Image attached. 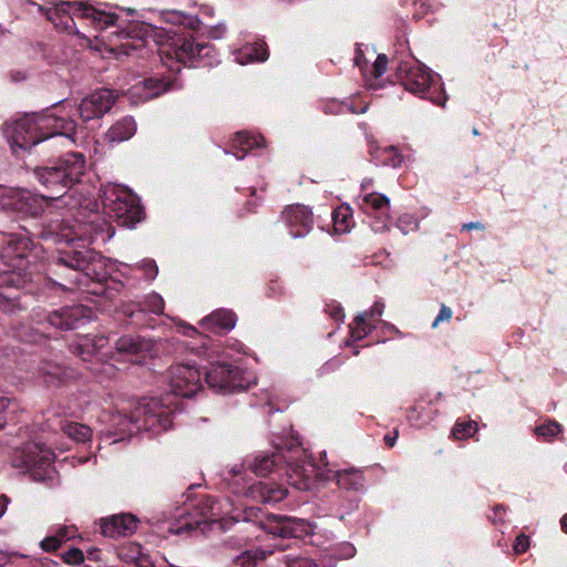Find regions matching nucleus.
Wrapping results in <instances>:
<instances>
[{
	"mask_svg": "<svg viewBox=\"0 0 567 567\" xmlns=\"http://www.w3.org/2000/svg\"><path fill=\"white\" fill-rule=\"evenodd\" d=\"M56 28L72 32L74 17L90 19L96 29L115 27L112 35L121 42L113 51L128 55L131 50H140L148 39L159 47V55L168 69L174 70L173 63L195 68H212L219 62V55L214 45L198 42L192 35L179 34L172 29L156 27L137 19L134 9L112 7L107 3L99 7L87 1H60L45 13Z\"/></svg>",
	"mask_w": 567,
	"mask_h": 567,
	"instance_id": "obj_1",
	"label": "nucleus"
},
{
	"mask_svg": "<svg viewBox=\"0 0 567 567\" xmlns=\"http://www.w3.org/2000/svg\"><path fill=\"white\" fill-rule=\"evenodd\" d=\"M76 123L69 115H59L47 109L43 112L27 113L8 123L4 135L13 152L30 151L35 145L63 136L71 138L75 134Z\"/></svg>",
	"mask_w": 567,
	"mask_h": 567,
	"instance_id": "obj_2",
	"label": "nucleus"
},
{
	"mask_svg": "<svg viewBox=\"0 0 567 567\" xmlns=\"http://www.w3.org/2000/svg\"><path fill=\"white\" fill-rule=\"evenodd\" d=\"M169 395L165 399H150L140 403L130 416L116 413L110 416L111 425L104 431L105 437H114L112 443L123 441L126 436L141 431L158 434L168 430L173 424L174 409Z\"/></svg>",
	"mask_w": 567,
	"mask_h": 567,
	"instance_id": "obj_3",
	"label": "nucleus"
},
{
	"mask_svg": "<svg viewBox=\"0 0 567 567\" xmlns=\"http://www.w3.org/2000/svg\"><path fill=\"white\" fill-rule=\"evenodd\" d=\"M55 274L65 282L59 284L63 289H81L92 293L91 282H101L106 278L105 261L102 255L93 249L64 251L54 262Z\"/></svg>",
	"mask_w": 567,
	"mask_h": 567,
	"instance_id": "obj_4",
	"label": "nucleus"
},
{
	"mask_svg": "<svg viewBox=\"0 0 567 567\" xmlns=\"http://www.w3.org/2000/svg\"><path fill=\"white\" fill-rule=\"evenodd\" d=\"M86 171L85 156L82 153L71 152L60 157L53 165L37 167L34 176L50 193L37 195L43 200H55L62 197L68 189L79 183Z\"/></svg>",
	"mask_w": 567,
	"mask_h": 567,
	"instance_id": "obj_5",
	"label": "nucleus"
},
{
	"mask_svg": "<svg viewBox=\"0 0 567 567\" xmlns=\"http://www.w3.org/2000/svg\"><path fill=\"white\" fill-rule=\"evenodd\" d=\"M396 76L403 87L422 99L443 106L447 100L441 76L414 58L401 60L396 66Z\"/></svg>",
	"mask_w": 567,
	"mask_h": 567,
	"instance_id": "obj_6",
	"label": "nucleus"
},
{
	"mask_svg": "<svg viewBox=\"0 0 567 567\" xmlns=\"http://www.w3.org/2000/svg\"><path fill=\"white\" fill-rule=\"evenodd\" d=\"M33 243L24 234H10L0 249V259L9 268L0 272V288L23 289L31 280L27 269Z\"/></svg>",
	"mask_w": 567,
	"mask_h": 567,
	"instance_id": "obj_7",
	"label": "nucleus"
},
{
	"mask_svg": "<svg viewBox=\"0 0 567 567\" xmlns=\"http://www.w3.org/2000/svg\"><path fill=\"white\" fill-rule=\"evenodd\" d=\"M100 192L105 213L120 226L132 228L143 219L140 199L127 187L107 184Z\"/></svg>",
	"mask_w": 567,
	"mask_h": 567,
	"instance_id": "obj_8",
	"label": "nucleus"
},
{
	"mask_svg": "<svg viewBox=\"0 0 567 567\" xmlns=\"http://www.w3.org/2000/svg\"><path fill=\"white\" fill-rule=\"evenodd\" d=\"M205 381L216 392L231 393L249 388L251 383H255V377L238 367L228 363H215L206 370Z\"/></svg>",
	"mask_w": 567,
	"mask_h": 567,
	"instance_id": "obj_9",
	"label": "nucleus"
},
{
	"mask_svg": "<svg viewBox=\"0 0 567 567\" xmlns=\"http://www.w3.org/2000/svg\"><path fill=\"white\" fill-rule=\"evenodd\" d=\"M113 235L114 229L110 224L99 213L91 212L84 220L76 219L75 224L59 237L65 243L79 240L92 244L99 239L109 240Z\"/></svg>",
	"mask_w": 567,
	"mask_h": 567,
	"instance_id": "obj_10",
	"label": "nucleus"
},
{
	"mask_svg": "<svg viewBox=\"0 0 567 567\" xmlns=\"http://www.w3.org/2000/svg\"><path fill=\"white\" fill-rule=\"evenodd\" d=\"M54 453L43 444H32L23 451V463L33 481L53 486L56 472L53 467Z\"/></svg>",
	"mask_w": 567,
	"mask_h": 567,
	"instance_id": "obj_11",
	"label": "nucleus"
},
{
	"mask_svg": "<svg viewBox=\"0 0 567 567\" xmlns=\"http://www.w3.org/2000/svg\"><path fill=\"white\" fill-rule=\"evenodd\" d=\"M0 210L38 216L42 212L41 199L30 190L0 185Z\"/></svg>",
	"mask_w": 567,
	"mask_h": 567,
	"instance_id": "obj_12",
	"label": "nucleus"
},
{
	"mask_svg": "<svg viewBox=\"0 0 567 567\" xmlns=\"http://www.w3.org/2000/svg\"><path fill=\"white\" fill-rule=\"evenodd\" d=\"M168 385L173 394L192 398L203 389L200 372L192 364H175L168 370Z\"/></svg>",
	"mask_w": 567,
	"mask_h": 567,
	"instance_id": "obj_13",
	"label": "nucleus"
},
{
	"mask_svg": "<svg viewBox=\"0 0 567 567\" xmlns=\"http://www.w3.org/2000/svg\"><path fill=\"white\" fill-rule=\"evenodd\" d=\"M260 527L277 537L301 538L311 530V524L305 519L269 514L259 520Z\"/></svg>",
	"mask_w": 567,
	"mask_h": 567,
	"instance_id": "obj_14",
	"label": "nucleus"
},
{
	"mask_svg": "<svg viewBox=\"0 0 567 567\" xmlns=\"http://www.w3.org/2000/svg\"><path fill=\"white\" fill-rule=\"evenodd\" d=\"M94 312L83 305L61 307L50 312L47 321L50 326L60 330H73L91 321Z\"/></svg>",
	"mask_w": 567,
	"mask_h": 567,
	"instance_id": "obj_15",
	"label": "nucleus"
},
{
	"mask_svg": "<svg viewBox=\"0 0 567 567\" xmlns=\"http://www.w3.org/2000/svg\"><path fill=\"white\" fill-rule=\"evenodd\" d=\"M117 95L110 89H100L85 96L78 106L80 117L84 122L102 117L115 103Z\"/></svg>",
	"mask_w": 567,
	"mask_h": 567,
	"instance_id": "obj_16",
	"label": "nucleus"
},
{
	"mask_svg": "<svg viewBox=\"0 0 567 567\" xmlns=\"http://www.w3.org/2000/svg\"><path fill=\"white\" fill-rule=\"evenodd\" d=\"M285 474L289 484L297 489H310L315 478L322 480L324 470L317 467L311 461L290 462L287 460Z\"/></svg>",
	"mask_w": 567,
	"mask_h": 567,
	"instance_id": "obj_17",
	"label": "nucleus"
},
{
	"mask_svg": "<svg viewBox=\"0 0 567 567\" xmlns=\"http://www.w3.org/2000/svg\"><path fill=\"white\" fill-rule=\"evenodd\" d=\"M200 518H193V515L188 512L179 514V519L168 527V532L176 535L194 532L203 524H206L209 519L217 516L216 501L212 496H206L202 502Z\"/></svg>",
	"mask_w": 567,
	"mask_h": 567,
	"instance_id": "obj_18",
	"label": "nucleus"
},
{
	"mask_svg": "<svg viewBox=\"0 0 567 567\" xmlns=\"http://www.w3.org/2000/svg\"><path fill=\"white\" fill-rule=\"evenodd\" d=\"M109 344L106 336H83L76 342L70 346L73 354L80 357L85 362H91L94 358L97 362H102L107 358L104 348Z\"/></svg>",
	"mask_w": 567,
	"mask_h": 567,
	"instance_id": "obj_19",
	"label": "nucleus"
},
{
	"mask_svg": "<svg viewBox=\"0 0 567 567\" xmlns=\"http://www.w3.org/2000/svg\"><path fill=\"white\" fill-rule=\"evenodd\" d=\"M281 218L289 228L293 238L305 237L312 228V213L303 205L288 206L281 214Z\"/></svg>",
	"mask_w": 567,
	"mask_h": 567,
	"instance_id": "obj_20",
	"label": "nucleus"
},
{
	"mask_svg": "<svg viewBox=\"0 0 567 567\" xmlns=\"http://www.w3.org/2000/svg\"><path fill=\"white\" fill-rule=\"evenodd\" d=\"M324 474L322 481H336L338 486L346 491L360 492L364 489L365 480L360 470L354 467H347L342 470H334L324 463Z\"/></svg>",
	"mask_w": 567,
	"mask_h": 567,
	"instance_id": "obj_21",
	"label": "nucleus"
},
{
	"mask_svg": "<svg viewBox=\"0 0 567 567\" xmlns=\"http://www.w3.org/2000/svg\"><path fill=\"white\" fill-rule=\"evenodd\" d=\"M164 310V300L156 293L152 292L143 298L142 301L132 302L122 307V312L127 318H131L135 324H141V317L146 312L161 315Z\"/></svg>",
	"mask_w": 567,
	"mask_h": 567,
	"instance_id": "obj_22",
	"label": "nucleus"
},
{
	"mask_svg": "<svg viewBox=\"0 0 567 567\" xmlns=\"http://www.w3.org/2000/svg\"><path fill=\"white\" fill-rule=\"evenodd\" d=\"M32 373L47 386H60L71 377L69 369L50 360L39 361Z\"/></svg>",
	"mask_w": 567,
	"mask_h": 567,
	"instance_id": "obj_23",
	"label": "nucleus"
},
{
	"mask_svg": "<svg viewBox=\"0 0 567 567\" xmlns=\"http://www.w3.org/2000/svg\"><path fill=\"white\" fill-rule=\"evenodd\" d=\"M137 527V520L132 514L113 515L101 522V533L111 538L131 535Z\"/></svg>",
	"mask_w": 567,
	"mask_h": 567,
	"instance_id": "obj_24",
	"label": "nucleus"
},
{
	"mask_svg": "<svg viewBox=\"0 0 567 567\" xmlns=\"http://www.w3.org/2000/svg\"><path fill=\"white\" fill-rule=\"evenodd\" d=\"M248 496L264 504H277L286 498L287 489L271 482H258L248 488Z\"/></svg>",
	"mask_w": 567,
	"mask_h": 567,
	"instance_id": "obj_25",
	"label": "nucleus"
},
{
	"mask_svg": "<svg viewBox=\"0 0 567 567\" xmlns=\"http://www.w3.org/2000/svg\"><path fill=\"white\" fill-rule=\"evenodd\" d=\"M360 209L367 215H375L379 218H388L390 212V199L380 193H365L358 197Z\"/></svg>",
	"mask_w": 567,
	"mask_h": 567,
	"instance_id": "obj_26",
	"label": "nucleus"
},
{
	"mask_svg": "<svg viewBox=\"0 0 567 567\" xmlns=\"http://www.w3.org/2000/svg\"><path fill=\"white\" fill-rule=\"evenodd\" d=\"M287 456L284 454L282 447L277 449L271 454H259L249 463V468L257 475H267L272 471L279 470Z\"/></svg>",
	"mask_w": 567,
	"mask_h": 567,
	"instance_id": "obj_27",
	"label": "nucleus"
},
{
	"mask_svg": "<svg viewBox=\"0 0 567 567\" xmlns=\"http://www.w3.org/2000/svg\"><path fill=\"white\" fill-rule=\"evenodd\" d=\"M168 89L169 84L167 82L161 79L150 78L132 86L130 95L132 99H137L143 102L157 97L159 94L168 91Z\"/></svg>",
	"mask_w": 567,
	"mask_h": 567,
	"instance_id": "obj_28",
	"label": "nucleus"
},
{
	"mask_svg": "<svg viewBox=\"0 0 567 567\" xmlns=\"http://www.w3.org/2000/svg\"><path fill=\"white\" fill-rule=\"evenodd\" d=\"M236 324V315L231 310L218 309L200 321L204 329L213 332L229 331Z\"/></svg>",
	"mask_w": 567,
	"mask_h": 567,
	"instance_id": "obj_29",
	"label": "nucleus"
},
{
	"mask_svg": "<svg viewBox=\"0 0 567 567\" xmlns=\"http://www.w3.org/2000/svg\"><path fill=\"white\" fill-rule=\"evenodd\" d=\"M235 61L241 65L252 62H264L268 59V51L264 41L247 43L234 52Z\"/></svg>",
	"mask_w": 567,
	"mask_h": 567,
	"instance_id": "obj_30",
	"label": "nucleus"
},
{
	"mask_svg": "<svg viewBox=\"0 0 567 567\" xmlns=\"http://www.w3.org/2000/svg\"><path fill=\"white\" fill-rule=\"evenodd\" d=\"M159 18L165 23L181 25L193 31L198 30L202 24L197 16L178 10H163L159 12Z\"/></svg>",
	"mask_w": 567,
	"mask_h": 567,
	"instance_id": "obj_31",
	"label": "nucleus"
},
{
	"mask_svg": "<svg viewBox=\"0 0 567 567\" xmlns=\"http://www.w3.org/2000/svg\"><path fill=\"white\" fill-rule=\"evenodd\" d=\"M264 145L265 140L262 136L249 135L246 132H238L233 138V148L236 150L233 154L240 161L246 157L250 150L261 147Z\"/></svg>",
	"mask_w": 567,
	"mask_h": 567,
	"instance_id": "obj_32",
	"label": "nucleus"
},
{
	"mask_svg": "<svg viewBox=\"0 0 567 567\" xmlns=\"http://www.w3.org/2000/svg\"><path fill=\"white\" fill-rule=\"evenodd\" d=\"M136 132V123L133 117L126 116L115 124H113L107 133L106 137L110 142H123L130 140Z\"/></svg>",
	"mask_w": 567,
	"mask_h": 567,
	"instance_id": "obj_33",
	"label": "nucleus"
},
{
	"mask_svg": "<svg viewBox=\"0 0 567 567\" xmlns=\"http://www.w3.org/2000/svg\"><path fill=\"white\" fill-rule=\"evenodd\" d=\"M115 349L121 354H137L143 351H148L151 344L141 337L123 336L115 341Z\"/></svg>",
	"mask_w": 567,
	"mask_h": 567,
	"instance_id": "obj_34",
	"label": "nucleus"
},
{
	"mask_svg": "<svg viewBox=\"0 0 567 567\" xmlns=\"http://www.w3.org/2000/svg\"><path fill=\"white\" fill-rule=\"evenodd\" d=\"M60 429L66 436L75 442L85 443L92 437V429L82 423L61 421Z\"/></svg>",
	"mask_w": 567,
	"mask_h": 567,
	"instance_id": "obj_35",
	"label": "nucleus"
},
{
	"mask_svg": "<svg viewBox=\"0 0 567 567\" xmlns=\"http://www.w3.org/2000/svg\"><path fill=\"white\" fill-rule=\"evenodd\" d=\"M127 553L122 551L120 556L128 563H133L136 567H152L153 563L148 555L142 553L138 544H130L126 548Z\"/></svg>",
	"mask_w": 567,
	"mask_h": 567,
	"instance_id": "obj_36",
	"label": "nucleus"
},
{
	"mask_svg": "<svg viewBox=\"0 0 567 567\" xmlns=\"http://www.w3.org/2000/svg\"><path fill=\"white\" fill-rule=\"evenodd\" d=\"M333 225L337 233L344 234L350 230L353 223L349 206H340L332 214Z\"/></svg>",
	"mask_w": 567,
	"mask_h": 567,
	"instance_id": "obj_37",
	"label": "nucleus"
},
{
	"mask_svg": "<svg viewBox=\"0 0 567 567\" xmlns=\"http://www.w3.org/2000/svg\"><path fill=\"white\" fill-rule=\"evenodd\" d=\"M27 307L20 302V297L0 292V311L8 315H16Z\"/></svg>",
	"mask_w": 567,
	"mask_h": 567,
	"instance_id": "obj_38",
	"label": "nucleus"
},
{
	"mask_svg": "<svg viewBox=\"0 0 567 567\" xmlns=\"http://www.w3.org/2000/svg\"><path fill=\"white\" fill-rule=\"evenodd\" d=\"M368 312L359 313L355 319V327L351 328V337L355 340L365 338L374 327L367 324Z\"/></svg>",
	"mask_w": 567,
	"mask_h": 567,
	"instance_id": "obj_39",
	"label": "nucleus"
},
{
	"mask_svg": "<svg viewBox=\"0 0 567 567\" xmlns=\"http://www.w3.org/2000/svg\"><path fill=\"white\" fill-rule=\"evenodd\" d=\"M477 431V423L474 421L456 422L453 427L452 434L457 440L471 437Z\"/></svg>",
	"mask_w": 567,
	"mask_h": 567,
	"instance_id": "obj_40",
	"label": "nucleus"
},
{
	"mask_svg": "<svg viewBox=\"0 0 567 567\" xmlns=\"http://www.w3.org/2000/svg\"><path fill=\"white\" fill-rule=\"evenodd\" d=\"M76 528L74 525H58L51 528V534L59 539L61 544L73 539L76 536Z\"/></svg>",
	"mask_w": 567,
	"mask_h": 567,
	"instance_id": "obj_41",
	"label": "nucleus"
},
{
	"mask_svg": "<svg viewBox=\"0 0 567 567\" xmlns=\"http://www.w3.org/2000/svg\"><path fill=\"white\" fill-rule=\"evenodd\" d=\"M560 431L561 425L553 420H549L535 429L538 436H543L547 440L555 437Z\"/></svg>",
	"mask_w": 567,
	"mask_h": 567,
	"instance_id": "obj_42",
	"label": "nucleus"
},
{
	"mask_svg": "<svg viewBox=\"0 0 567 567\" xmlns=\"http://www.w3.org/2000/svg\"><path fill=\"white\" fill-rule=\"evenodd\" d=\"M398 227L402 230L403 234H408L419 228V221L412 215L406 214L399 218Z\"/></svg>",
	"mask_w": 567,
	"mask_h": 567,
	"instance_id": "obj_43",
	"label": "nucleus"
},
{
	"mask_svg": "<svg viewBox=\"0 0 567 567\" xmlns=\"http://www.w3.org/2000/svg\"><path fill=\"white\" fill-rule=\"evenodd\" d=\"M136 269L142 270L144 277L148 280L155 279L158 274L157 265L153 259L143 260L142 264L136 267Z\"/></svg>",
	"mask_w": 567,
	"mask_h": 567,
	"instance_id": "obj_44",
	"label": "nucleus"
},
{
	"mask_svg": "<svg viewBox=\"0 0 567 567\" xmlns=\"http://www.w3.org/2000/svg\"><path fill=\"white\" fill-rule=\"evenodd\" d=\"M62 558L66 564L80 565L84 561V554L80 548L73 547L66 550Z\"/></svg>",
	"mask_w": 567,
	"mask_h": 567,
	"instance_id": "obj_45",
	"label": "nucleus"
},
{
	"mask_svg": "<svg viewBox=\"0 0 567 567\" xmlns=\"http://www.w3.org/2000/svg\"><path fill=\"white\" fill-rule=\"evenodd\" d=\"M287 567H319L312 559L305 557H285Z\"/></svg>",
	"mask_w": 567,
	"mask_h": 567,
	"instance_id": "obj_46",
	"label": "nucleus"
},
{
	"mask_svg": "<svg viewBox=\"0 0 567 567\" xmlns=\"http://www.w3.org/2000/svg\"><path fill=\"white\" fill-rule=\"evenodd\" d=\"M385 153L389 154V157L385 161V164L392 167H399L403 162V156L400 154L396 147L390 146L385 148Z\"/></svg>",
	"mask_w": 567,
	"mask_h": 567,
	"instance_id": "obj_47",
	"label": "nucleus"
},
{
	"mask_svg": "<svg viewBox=\"0 0 567 567\" xmlns=\"http://www.w3.org/2000/svg\"><path fill=\"white\" fill-rule=\"evenodd\" d=\"M61 545L62 544L59 542L58 538L53 536V534H50L40 543V547L48 553L55 551L56 549L60 548Z\"/></svg>",
	"mask_w": 567,
	"mask_h": 567,
	"instance_id": "obj_48",
	"label": "nucleus"
},
{
	"mask_svg": "<svg viewBox=\"0 0 567 567\" xmlns=\"http://www.w3.org/2000/svg\"><path fill=\"white\" fill-rule=\"evenodd\" d=\"M388 58L384 54H379L373 63V75L379 78L386 71Z\"/></svg>",
	"mask_w": 567,
	"mask_h": 567,
	"instance_id": "obj_49",
	"label": "nucleus"
},
{
	"mask_svg": "<svg viewBox=\"0 0 567 567\" xmlns=\"http://www.w3.org/2000/svg\"><path fill=\"white\" fill-rule=\"evenodd\" d=\"M452 309L445 305H441V308H440V312L439 315L436 316V318L434 319V321L432 322V328H436L440 322H443V321H450L451 318H452Z\"/></svg>",
	"mask_w": 567,
	"mask_h": 567,
	"instance_id": "obj_50",
	"label": "nucleus"
},
{
	"mask_svg": "<svg viewBox=\"0 0 567 567\" xmlns=\"http://www.w3.org/2000/svg\"><path fill=\"white\" fill-rule=\"evenodd\" d=\"M324 112L332 113V114H340V113H344V112L353 113L354 111L351 109V106L349 104H346V103L340 104L337 102H332L330 105H328L324 109Z\"/></svg>",
	"mask_w": 567,
	"mask_h": 567,
	"instance_id": "obj_51",
	"label": "nucleus"
},
{
	"mask_svg": "<svg viewBox=\"0 0 567 567\" xmlns=\"http://www.w3.org/2000/svg\"><path fill=\"white\" fill-rule=\"evenodd\" d=\"M10 405V399L0 395V430L7 424V413Z\"/></svg>",
	"mask_w": 567,
	"mask_h": 567,
	"instance_id": "obj_52",
	"label": "nucleus"
},
{
	"mask_svg": "<svg viewBox=\"0 0 567 567\" xmlns=\"http://www.w3.org/2000/svg\"><path fill=\"white\" fill-rule=\"evenodd\" d=\"M529 547V538L522 534L516 537L515 544H514V550L516 554H522L527 550Z\"/></svg>",
	"mask_w": 567,
	"mask_h": 567,
	"instance_id": "obj_53",
	"label": "nucleus"
},
{
	"mask_svg": "<svg viewBox=\"0 0 567 567\" xmlns=\"http://www.w3.org/2000/svg\"><path fill=\"white\" fill-rule=\"evenodd\" d=\"M251 405H261V406L268 405V406H270L269 413H271L274 411H279V408L272 409V395L268 391H262L261 399L256 403H251Z\"/></svg>",
	"mask_w": 567,
	"mask_h": 567,
	"instance_id": "obj_54",
	"label": "nucleus"
},
{
	"mask_svg": "<svg viewBox=\"0 0 567 567\" xmlns=\"http://www.w3.org/2000/svg\"><path fill=\"white\" fill-rule=\"evenodd\" d=\"M226 32V27L223 23L214 25L208 31V37L212 39H220Z\"/></svg>",
	"mask_w": 567,
	"mask_h": 567,
	"instance_id": "obj_55",
	"label": "nucleus"
},
{
	"mask_svg": "<svg viewBox=\"0 0 567 567\" xmlns=\"http://www.w3.org/2000/svg\"><path fill=\"white\" fill-rule=\"evenodd\" d=\"M384 311V303L377 300L368 312V318L380 317Z\"/></svg>",
	"mask_w": 567,
	"mask_h": 567,
	"instance_id": "obj_56",
	"label": "nucleus"
},
{
	"mask_svg": "<svg viewBox=\"0 0 567 567\" xmlns=\"http://www.w3.org/2000/svg\"><path fill=\"white\" fill-rule=\"evenodd\" d=\"M329 315L331 318H333L336 321H341L343 319V310L340 306H328Z\"/></svg>",
	"mask_w": 567,
	"mask_h": 567,
	"instance_id": "obj_57",
	"label": "nucleus"
},
{
	"mask_svg": "<svg viewBox=\"0 0 567 567\" xmlns=\"http://www.w3.org/2000/svg\"><path fill=\"white\" fill-rule=\"evenodd\" d=\"M493 512H494V515L491 517L492 522L493 523L502 522L503 520V516L506 513V508L503 505H496L493 508Z\"/></svg>",
	"mask_w": 567,
	"mask_h": 567,
	"instance_id": "obj_58",
	"label": "nucleus"
},
{
	"mask_svg": "<svg viewBox=\"0 0 567 567\" xmlns=\"http://www.w3.org/2000/svg\"><path fill=\"white\" fill-rule=\"evenodd\" d=\"M341 550H342V558H351L354 556L355 554V548L352 544L350 543H344L342 544L341 546Z\"/></svg>",
	"mask_w": 567,
	"mask_h": 567,
	"instance_id": "obj_59",
	"label": "nucleus"
},
{
	"mask_svg": "<svg viewBox=\"0 0 567 567\" xmlns=\"http://www.w3.org/2000/svg\"><path fill=\"white\" fill-rule=\"evenodd\" d=\"M282 292V287L276 281L271 282L268 288V296L275 297Z\"/></svg>",
	"mask_w": 567,
	"mask_h": 567,
	"instance_id": "obj_60",
	"label": "nucleus"
},
{
	"mask_svg": "<svg viewBox=\"0 0 567 567\" xmlns=\"http://www.w3.org/2000/svg\"><path fill=\"white\" fill-rule=\"evenodd\" d=\"M485 226L480 221H471L462 225V230H472V229H478L483 230Z\"/></svg>",
	"mask_w": 567,
	"mask_h": 567,
	"instance_id": "obj_61",
	"label": "nucleus"
},
{
	"mask_svg": "<svg viewBox=\"0 0 567 567\" xmlns=\"http://www.w3.org/2000/svg\"><path fill=\"white\" fill-rule=\"evenodd\" d=\"M399 432L395 430L392 434H386L384 436V442L389 447L394 446L396 439H398Z\"/></svg>",
	"mask_w": 567,
	"mask_h": 567,
	"instance_id": "obj_62",
	"label": "nucleus"
},
{
	"mask_svg": "<svg viewBox=\"0 0 567 567\" xmlns=\"http://www.w3.org/2000/svg\"><path fill=\"white\" fill-rule=\"evenodd\" d=\"M200 12H202V14H204V16L210 17V16H213V12H214V11H213V9H212L210 7H208V6H202V7H200Z\"/></svg>",
	"mask_w": 567,
	"mask_h": 567,
	"instance_id": "obj_63",
	"label": "nucleus"
},
{
	"mask_svg": "<svg viewBox=\"0 0 567 567\" xmlns=\"http://www.w3.org/2000/svg\"><path fill=\"white\" fill-rule=\"evenodd\" d=\"M560 526L563 532L567 534V513L561 517Z\"/></svg>",
	"mask_w": 567,
	"mask_h": 567,
	"instance_id": "obj_64",
	"label": "nucleus"
}]
</instances>
